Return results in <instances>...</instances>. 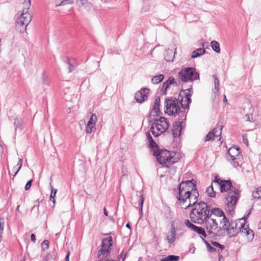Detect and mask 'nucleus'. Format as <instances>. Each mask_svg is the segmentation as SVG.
<instances>
[{"label": "nucleus", "instance_id": "30", "mask_svg": "<svg viewBox=\"0 0 261 261\" xmlns=\"http://www.w3.org/2000/svg\"><path fill=\"white\" fill-rule=\"evenodd\" d=\"M211 45L213 49L215 52L217 53H220V45L219 43L216 41H212L211 42Z\"/></svg>", "mask_w": 261, "mask_h": 261}, {"label": "nucleus", "instance_id": "42", "mask_svg": "<svg viewBox=\"0 0 261 261\" xmlns=\"http://www.w3.org/2000/svg\"><path fill=\"white\" fill-rule=\"evenodd\" d=\"M42 83L44 85L49 86L50 85L49 81L47 79L44 73L42 74Z\"/></svg>", "mask_w": 261, "mask_h": 261}, {"label": "nucleus", "instance_id": "53", "mask_svg": "<svg viewBox=\"0 0 261 261\" xmlns=\"http://www.w3.org/2000/svg\"><path fill=\"white\" fill-rule=\"evenodd\" d=\"M37 204L34 205V206L32 208V210H35L36 209L37 211L39 210V204L38 202H36Z\"/></svg>", "mask_w": 261, "mask_h": 261}, {"label": "nucleus", "instance_id": "19", "mask_svg": "<svg viewBox=\"0 0 261 261\" xmlns=\"http://www.w3.org/2000/svg\"><path fill=\"white\" fill-rule=\"evenodd\" d=\"M210 213L211 217H214L217 219V220H220L221 217L225 216L224 212L219 208H213L211 211H210Z\"/></svg>", "mask_w": 261, "mask_h": 261}, {"label": "nucleus", "instance_id": "36", "mask_svg": "<svg viewBox=\"0 0 261 261\" xmlns=\"http://www.w3.org/2000/svg\"><path fill=\"white\" fill-rule=\"evenodd\" d=\"M73 2V0H56L55 3L57 6H60L68 4H71Z\"/></svg>", "mask_w": 261, "mask_h": 261}, {"label": "nucleus", "instance_id": "23", "mask_svg": "<svg viewBox=\"0 0 261 261\" xmlns=\"http://www.w3.org/2000/svg\"><path fill=\"white\" fill-rule=\"evenodd\" d=\"M146 137L148 140V142L149 143V146L150 147L152 148L153 152L154 151V150L156 148V149H159V147L156 143L153 141L151 136L150 135L149 133H146Z\"/></svg>", "mask_w": 261, "mask_h": 261}, {"label": "nucleus", "instance_id": "47", "mask_svg": "<svg viewBox=\"0 0 261 261\" xmlns=\"http://www.w3.org/2000/svg\"><path fill=\"white\" fill-rule=\"evenodd\" d=\"M33 182V179H31L29 180L25 185V190H28L30 187H31L32 183Z\"/></svg>", "mask_w": 261, "mask_h": 261}, {"label": "nucleus", "instance_id": "22", "mask_svg": "<svg viewBox=\"0 0 261 261\" xmlns=\"http://www.w3.org/2000/svg\"><path fill=\"white\" fill-rule=\"evenodd\" d=\"M213 78L214 79V88L213 89V94L214 97L217 96V93L219 89V81L217 76L215 75H213Z\"/></svg>", "mask_w": 261, "mask_h": 261}, {"label": "nucleus", "instance_id": "11", "mask_svg": "<svg viewBox=\"0 0 261 261\" xmlns=\"http://www.w3.org/2000/svg\"><path fill=\"white\" fill-rule=\"evenodd\" d=\"M192 95V88H189L182 90L179 94L181 97L180 100V105L183 109L189 108V104L191 102V97Z\"/></svg>", "mask_w": 261, "mask_h": 261}, {"label": "nucleus", "instance_id": "29", "mask_svg": "<svg viewBox=\"0 0 261 261\" xmlns=\"http://www.w3.org/2000/svg\"><path fill=\"white\" fill-rule=\"evenodd\" d=\"M179 257L174 255H170L161 259V261H178Z\"/></svg>", "mask_w": 261, "mask_h": 261}, {"label": "nucleus", "instance_id": "2", "mask_svg": "<svg viewBox=\"0 0 261 261\" xmlns=\"http://www.w3.org/2000/svg\"><path fill=\"white\" fill-rule=\"evenodd\" d=\"M220 191L222 193L227 192L224 195L225 210L230 215H232L235 207L239 195L238 190L233 187L230 180H223L220 186Z\"/></svg>", "mask_w": 261, "mask_h": 261}, {"label": "nucleus", "instance_id": "1", "mask_svg": "<svg viewBox=\"0 0 261 261\" xmlns=\"http://www.w3.org/2000/svg\"><path fill=\"white\" fill-rule=\"evenodd\" d=\"M176 197L181 208L186 209L194 206L190 214L192 222L202 224L210 216V207L207 204L203 201L197 203L199 193L194 179L181 181Z\"/></svg>", "mask_w": 261, "mask_h": 261}, {"label": "nucleus", "instance_id": "57", "mask_svg": "<svg viewBox=\"0 0 261 261\" xmlns=\"http://www.w3.org/2000/svg\"><path fill=\"white\" fill-rule=\"evenodd\" d=\"M42 261H48V257L47 256H45L42 259Z\"/></svg>", "mask_w": 261, "mask_h": 261}, {"label": "nucleus", "instance_id": "16", "mask_svg": "<svg viewBox=\"0 0 261 261\" xmlns=\"http://www.w3.org/2000/svg\"><path fill=\"white\" fill-rule=\"evenodd\" d=\"M240 225L242 226V229H241V232L242 233L246 234L248 237V240H252L254 237V233L252 230H251L248 226L245 227V224L243 223H240Z\"/></svg>", "mask_w": 261, "mask_h": 261}, {"label": "nucleus", "instance_id": "34", "mask_svg": "<svg viewBox=\"0 0 261 261\" xmlns=\"http://www.w3.org/2000/svg\"><path fill=\"white\" fill-rule=\"evenodd\" d=\"M14 125L15 127V132H16L17 130L18 129L20 130H22V124H21V119H19L18 118H15L14 122Z\"/></svg>", "mask_w": 261, "mask_h": 261}, {"label": "nucleus", "instance_id": "37", "mask_svg": "<svg viewBox=\"0 0 261 261\" xmlns=\"http://www.w3.org/2000/svg\"><path fill=\"white\" fill-rule=\"evenodd\" d=\"M51 192L50 195V200L53 202L55 205L56 203V199L55 197L57 192V190L54 189L51 186Z\"/></svg>", "mask_w": 261, "mask_h": 261}, {"label": "nucleus", "instance_id": "4", "mask_svg": "<svg viewBox=\"0 0 261 261\" xmlns=\"http://www.w3.org/2000/svg\"><path fill=\"white\" fill-rule=\"evenodd\" d=\"M23 6V10L20 15L17 19L16 25L17 29L21 33L26 30L27 27L32 19V16L28 12V10L31 6V0H24Z\"/></svg>", "mask_w": 261, "mask_h": 261}, {"label": "nucleus", "instance_id": "50", "mask_svg": "<svg viewBox=\"0 0 261 261\" xmlns=\"http://www.w3.org/2000/svg\"><path fill=\"white\" fill-rule=\"evenodd\" d=\"M250 213H251V210L249 211L247 213V214H246V215L243 218L240 219V221L241 220H244L245 221L246 220V219L248 218V216L250 214Z\"/></svg>", "mask_w": 261, "mask_h": 261}, {"label": "nucleus", "instance_id": "61", "mask_svg": "<svg viewBox=\"0 0 261 261\" xmlns=\"http://www.w3.org/2000/svg\"><path fill=\"white\" fill-rule=\"evenodd\" d=\"M223 101H224V102H227V99H226V97L225 95H224Z\"/></svg>", "mask_w": 261, "mask_h": 261}, {"label": "nucleus", "instance_id": "14", "mask_svg": "<svg viewBox=\"0 0 261 261\" xmlns=\"http://www.w3.org/2000/svg\"><path fill=\"white\" fill-rule=\"evenodd\" d=\"M222 129V127L220 126L212 130L207 134L204 141L205 142L208 141L212 140L215 137L220 136L221 135Z\"/></svg>", "mask_w": 261, "mask_h": 261}, {"label": "nucleus", "instance_id": "31", "mask_svg": "<svg viewBox=\"0 0 261 261\" xmlns=\"http://www.w3.org/2000/svg\"><path fill=\"white\" fill-rule=\"evenodd\" d=\"M177 114L179 115V117H180L177 122L183 124L186 119V114L185 111H180V110Z\"/></svg>", "mask_w": 261, "mask_h": 261}, {"label": "nucleus", "instance_id": "46", "mask_svg": "<svg viewBox=\"0 0 261 261\" xmlns=\"http://www.w3.org/2000/svg\"><path fill=\"white\" fill-rule=\"evenodd\" d=\"M223 181V180L218 178L217 177H215V179L213 180V182L218 184V185L220 187Z\"/></svg>", "mask_w": 261, "mask_h": 261}, {"label": "nucleus", "instance_id": "40", "mask_svg": "<svg viewBox=\"0 0 261 261\" xmlns=\"http://www.w3.org/2000/svg\"><path fill=\"white\" fill-rule=\"evenodd\" d=\"M4 219L3 218H0V242L1 241V234L3 233L4 228Z\"/></svg>", "mask_w": 261, "mask_h": 261}, {"label": "nucleus", "instance_id": "18", "mask_svg": "<svg viewBox=\"0 0 261 261\" xmlns=\"http://www.w3.org/2000/svg\"><path fill=\"white\" fill-rule=\"evenodd\" d=\"M182 128V124L175 121L173 125L172 134L174 137L179 136Z\"/></svg>", "mask_w": 261, "mask_h": 261}, {"label": "nucleus", "instance_id": "15", "mask_svg": "<svg viewBox=\"0 0 261 261\" xmlns=\"http://www.w3.org/2000/svg\"><path fill=\"white\" fill-rule=\"evenodd\" d=\"M186 226L192 230L194 231L199 234H203L204 233V228L195 225L190 222L189 220H186L185 222Z\"/></svg>", "mask_w": 261, "mask_h": 261}, {"label": "nucleus", "instance_id": "13", "mask_svg": "<svg viewBox=\"0 0 261 261\" xmlns=\"http://www.w3.org/2000/svg\"><path fill=\"white\" fill-rule=\"evenodd\" d=\"M148 91L149 90L147 88H142L138 91L135 96L136 100L139 103H142L146 100L147 99Z\"/></svg>", "mask_w": 261, "mask_h": 261}, {"label": "nucleus", "instance_id": "35", "mask_svg": "<svg viewBox=\"0 0 261 261\" xmlns=\"http://www.w3.org/2000/svg\"><path fill=\"white\" fill-rule=\"evenodd\" d=\"M206 192L207 193V195L209 197H215L216 196V192H214V188L212 184L207 188Z\"/></svg>", "mask_w": 261, "mask_h": 261}, {"label": "nucleus", "instance_id": "59", "mask_svg": "<svg viewBox=\"0 0 261 261\" xmlns=\"http://www.w3.org/2000/svg\"><path fill=\"white\" fill-rule=\"evenodd\" d=\"M243 142L246 144L248 142L247 139L245 138L244 137H243Z\"/></svg>", "mask_w": 261, "mask_h": 261}, {"label": "nucleus", "instance_id": "7", "mask_svg": "<svg viewBox=\"0 0 261 261\" xmlns=\"http://www.w3.org/2000/svg\"><path fill=\"white\" fill-rule=\"evenodd\" d=\"M179 79L182 82H192L199 79V74L195 68L187 67L181 69L178 74Z\"/></svg>", "mask_w": 261, "mask_h": 261}, {"label": "nucleus", "instance_id": "43", "mask_svg": "<svg viewBox=\"0 0 261 261\" xmlns=\"http://www.w3.org/2000/svg\"><path fill=\"white\" fill-rule=\"evenodd\" d=\"M95 125L87 124L86 127V132L87 134H90L93 131V128H94Z\"/></svg>", "mask_w": 261, "mask_h": 261}, {"label": "nucleus", "instance_id": "8", "mask_svg": "<svg viewBox=\"0 0 261 261\" xmlns=\"http://www.w3.org/2000/svg\"><path fill=\"white\" fill-rule=\"evenodd\" d=\"M112 238L111 236L104 238L102 240L101 247L97 254L100 259L109 256L111 250V247L112 246Z\"/></svg>", "mask_w": 261, "mask_h": 261}, {"label": "nucleus", "instance_id": "21", "mask_svg": "<svg viewBox=\"0 0 261 261\" xmlns=\"http://www.w3.org/2000/svg\"><path fill=\"white\" fill-rule=\"evenodd\" d=\"M175 54V50L173 51V49L170 48L167 49L164 54L165 60L167 62H172Z\"/></svg>", "mask_w": 261, "mask_h": 261}, {"label": "nucleus", "instance_id": "64", "mask_svg": "<svg viewBox=\"0 0 261 261\" xmlns=\"http://www.w3.org/2000/svg\"><path fill=\"white\" fill-rule=\"evenodd\" d=\"M148 9H149V8H148V7H147L145 9V11H148Z\"/></svg>", "mask_w": 261, "mask_h": 261}, {"label": "nucleus", "instance_id": "54", "mask_svg": "<svg viewBox=\"0 0 261 261\" xmlns=\"http://www.w3.org/2000/svg\"><path fill=\"white\" fill-rule=\"evenodd\" d=\"M70 252L68 251L65 256V261H69Z\"/></svg>", "mask_w": 261, "mask_h": 261}, {"label": "nucleus", "instance_id": "33", "mask_svg": "<svg viewBox=\"0 0 261 261\" xmlns=\"http://www.w3.org/2000/svg\"><path fill=\"white\" fill-rule=\"evenodd\" d=\"M252 197L257 200L261 199V187L256 188L255 191L252 192Z\"/></svg>", "mask_w": 261, "mask_h": 261}, {"label": "nucleus", "instance_id": "41", "mask_svg": "<svg viewBox=\"0 0 261 261\" xmlns=\"http://www.w3.org/2000/svg\"><path fill=\"white\" fill-rule=\"evenodd\" d=\"M48 247H49V241H48L45 240L41 243V248H42V250H45L47 249H48Z\"/></svg>", "mask_w": 261, "mask_h": 261}, {"label": "nucleus", "instance_id": "55", "mask_svg": "<svg viewBox=\"0 0 261 261\" xmlns=\"http://www.w3.org/2000/svg\"><path fill=\"white\" fill-rule=\"evenodd\" d=\"M206 232L205 230L204 234H201V237H200L203 242H204V240H205L204 239L206 238Z\"/></svg>", "mask_w": 261, "mask_h": 261}, {"label": "nucleus", "instance_id": "52", "mask_svg": "<svg viewBox=\"0 0 261 261\" xmlns=\"http://www.w3.org/2000/svg\"><path fill=\"white\" fill-rule=\"evenodd\" d=\"M31 241L32 242H33L34 243L36 241V238H35V235L33 233L31 234Z\"/></svg>", "mask_w": 261, "mask_h": 261}, {"label": "nucleus", "instance_id": "60", "mask_svg": "<svg viewBox=\"0 0 261 261\" xmlns=\"http://www.w3.org/2000/svg\"><path fill=\"white\" fill-rule=\"evenodd\" d=\"M126 227L128 228V229H130V225L129 223H127L126 225Z\"/></svg>", "mask_w": 261, "mask_h": 261}, {"label": "nucleus", "instance_id": "44", "mask_svg": "<svg viewBox=\"0 0 261 261\" xmlns=\"http://www.w3.org/2000/svg\"><path fill=\"white\" fill-rule=\"evenodd\" d=\"M212 244L214 247L219 248L221 250H222L224 248V245H221V244H219V243H218L217 242H212Z\"/></svg>", "mask_w": 261, "mask_h": 261}, {"label": "nucleus", "instance_id": "39", "mask_svg": "<svg viewBox=\"0 0 261 261\" xmlns=\"http://www.w3.org/2000/svg\"><path fill=\"white\" fill-rule=\"evenodd\" d=\"M97 116L95 114H93L91 116V118L89 120V121H88L87 124H89V125H95V123L96 122V121H97Z\"/></svg>", "mask_w": 261, "mask_h": 261}, {"label": "nucleus", "instance_id": "27", "mask_svg": "<svg viewBox=\"0 0 261 261\" xmlns=\"http://www.w3.org/2000/svg\"><path fill=\"white\" fill-rule=\"evenodd\" d=\"M175 83L174 79L172 77H170L167 81L163 83L162 90L166 91L169 85L174 84Z\"/></svg>", "mask_w": 261, "mask_h": 261}, {"label": "nucleus", "instance_id": "17", "mask_svg": "<svg viewBox=\"0 0 261 261\" xmlns=\"http://www.w3.org/2000/svg\"><path fill=\"white\" fill-rule=\"evenodd\" d=\"M176 229L173 225H172L170 232L166 234V240L170 244H172L175 240Z\"/></svg>", "mask_w": 261, "mask_h": 261}, {"label": "nucleus", "instance_id": "58", "mask_svg": "<svg viewBox=\"0 0 261 261\" xmlns=\"http://www.w3.org/2000/svg\"><path fill=\"white\" fill-rule=\"evenodd\" d=\"M103 213L105 216H108V212L105 208L103 210Z\"/></svg>", "mask_w": 261, "mask_h": 261}, {"label": "nucleus", "instance_id": "6", "mask_svg": "<svg viewBox=\"0 0 261 261\" xmlns=\"http://www.w3.org/2000/svg\"><path fill=\"white\" fill-rule=\"evenodd\" d=\"M219 220L211 217V215L205 220V227L208 235L211 237L219 236L220 234L221 227L218 226V222Z\"/></svg>", "mask_w": 261, "mask_h": 261}, {"label": "nucleus", "instance_id": "28", "mask_svg": "<svg viewBox=\"0 0 261 261\" xmlns=\"http://www.w3.org/2000/svg\"><path fill=\"white\" fill-rule=\"evenodd\" d=\"M218 221H220V224L222 225L221 230H225L228 227L229 224H230L225 215L222 217V219L220 218Z\"/></svg>", "mask_w": 261, "mask_h": 261}, {"label": "nucleus", "instance_id": "3", "mask_svg": "<svg viewBox=\"0 0 261 261\" xmlns=\"http://www.w3.org/2000/svg\"><path fill=\"white\" fill-rule=\"evenodd\" d=\"M153 154L155 156L158 162L163 167H169L170 166L177 162L178 158L175 157V153L166 149H156L153 151Z\"/></svg>", "mask_w": 261, "mask_h": 261}, {"label": "nucleus", "instance_id": "9", "mask_svg": "<svg viewBox=\"0 0 261 261\" xmlns=\"http://www.w3.org/2000/svg\"><path fill=\"white\" fill-rule=\"evenodd\" d=\"M165 107H166L165 113L169 115L174 116L180 110L179 101L176 98H171L166 99Z\"/></svg>", "mask_w": 261, "mask_h": 261}, {"label": "nucleus", "instance_id": "56", "mask_svg": "<svg viewBox=\"0 0 261 261\" xmlns=\"http://www.w3.org/2000/svg\"><path fill=\"white\" fill-rule=\"evenodd\" d=\"M4 149L1 143V141H0V153L2 154L3 153Z\"/></svg>", "mask_w": 261, "mask_h": 261}, {"label": "nucleus", "instance_id": "26", "mask_svg": "<svg viewBox=\"0 0 261 261\" xmlns=\"http://www.w3.org/2000/svg\"><path fill=\"white\" fill-rule=\"evenodd\" d=\"M205 53V49L204 48H199L192 52L191 57L192 58H196L204 54Z\"/></svg>", "mask_w": 261, "mask_h": 261}, {"label": "nucleus", "instance_id": "25", "mask_svg": "<svg viewBox=\"0 0 261 261\" xmlns=\"http://www.w3.org/2000/svg\"><path fill=\"white\" fill-rule=\"evenodd\" d=\"M146 137L148 140V142L149 143V146L150 147L152 148L153 152L154 151V150L156 148V149H159V147L156 143L153 141L151 136L150 135L149 133H146Z\"/></svg>", "mask_w": 261, "mask_h": 261}, {"label": "nucleus", "instance_id": "49", "mask_svg": "<svg viewBox=\"0 0 261 261\" xmlns=\"http://www.w3.org/2000/svg\"><path fill=\"white\" fill-rule=\"evenodd\" d=\"M204 243L206 244V245L207 247L208 248L210 251H212L214 250L213 247L211 246L208 243V242L204 240Z\"/></svg>", "mask_w": 261, "mask_h": 261}, {"label": "nucleus", "instance_id": "45", "mask_svg": "<svg viewBox=\"0 0 261 261\" xmlns=\"http://www.w3.org/2000/svg\"><path fill=\"white\" fill-rule=\"evenodd\" d=\"M139 200H140V203H139L140 212L141 213H142V207H143V202H144V198L143 195H141L140 196Z\"/></svg>", "mask_w": 261, "mask_h": 261}, {"label": "nucleus", "instance_id": "5", "mask_svg": "<svg viewBox=\"0 0 261 261\" xmlns=\"http://www.w3.org/2000/svg\"><path fill=\"white\" fill-rule=\"evenodd\" d=\"M169 123L164 117H161L159 119H155L151 124L150 130L155 137H158L169 128Z\"/></svg>", "mask_w": 261, "mask_h": 261}, {"label": "nucleus", "instance_id": "10", "mask_svg": "<svg viewBox=\"0 0 261 261\" xmlns=\"http://www.w3.org/2000/svg\"><path fill=\"white\" fill-rule=\"evenodd\" d=\"M228 155L232 161V166L235 168L238 167L241 160L240 148L235 146L230 147L228 151Z\"/></svg>", "mask_w": 261, "mask_h": 261}, {"label": "nucleus", "instance_id": "51", "mask_svg": "<svg viewBox=\"0 0 261 261\" xmlns=\"http://www.w3.org/2000/svg\"><path fill=\"white\" fill-rule=\"evenodd\" d=\"M74 70V66L69 63V72H71Z\"/></svg>", "mask_w": 261, "mask_h": 261}, {"label": "nucleus", "instance_id": "24", "mask_svg": "<svg viewBox=\"0 0 261 261\" xmlns=\"http://www.w3.org/2000/svg\"><path fill=\"white\" fill-rule=\"evenodd\" d=\"M146 137L148 140V142L149 143V146L150 147L152 148L153 152L154 151V150L156 148V149H159V147L156 143L153 141L151 136L150 135L149 133H146Z\"/></svg>", "mask_w": 261, "mask_h": 261}, {"label": "nucleus", "instance_id": "48", "mask_svg": "<svg viewBox=\"0 0 261 261\" xmlns=\"http://www.w3.org/2000/svg\"><path fill=\"white\" fill-rule=\"evenodd\" d=\"M245 120L247 121L252 122L253 121L252 115H251V117L249 115H246L245 117Z\"/></svg>", "mask_w": 261, "mask_h": 261}, {"label": "nucleus", "instance_id": "12", "mask_svg": "<svg viewBox=\"0 0 261 261\" xmlns=\"http://www.w3.org/2000/svg\"><path fill=\"white\" fill-rule=\"evenodd\" d=\"M240 222L239 223L236 222H231L229 224L228 227L225 229L230 237L236 236L239 231L241 232L242 226L240 225Z\"/></svg>", "mask_w": 261, "mask_h": 261}, {"label": "nucleus", "instance_id": "20", "mask_svg": "<svg viewBox=\"0 0 261 261\" xmlns=\"http://www.w3.org/2000/svg\"><path fill=\"white\" fill-rule=\"evenodd\" d=\"M160 98L157 97L155 98L152 110L151 112V115L152 116H157L160 112Z\"/></svg>", "mask_w": 261, "mask_h": 261}, {"label": "nucleus", "instance_id": "32", "mask_svg": "<svg viewBox=\"0 0 261 261\" xmlns=\"http://www.w3.org/2000/svg\"><path fill=\"white\" fill-rule=\"evenodd\" d=\"M164 77L163 74L156 75L152 78L151 82L154 84H158L163 80Z\"/></svg>", "mask_w": 261, "mask_h": 261}, {"label": "nucleus", "instance_id": "63", "mask_svg": "<svg viewBox=\"0 0 261 261\" xmlns=\"http://www.w3.org/2000/svg\"><path fill=\"white\" fill-rule=\"evenodd\" d=\"M205 44H206V42H204V43H202V47H204V46H205Z\"/></svg>", "mask_w": 261, "mask_h": 261}, {"label": "nucleus", "instance_id": "62", "mask_svg": "<svg viewBox=\"0 0 261 261\" xmlns=\"http://www.w3.org/2000/svg\"><path fill=\"white\" fill-rule=\"evenodd\" d=\"M19 207H20V205H18L17 206V208H16V211L17 212H19Z\"/></svg>", "mask_w": 261, "mask_h": 261}, {"label": "nucleus", "instance_id": "38", "mask_svg": "<svg viewBox=\"0 0 261 261\" xmlns=\"http://www.w3.org/2000/svg\"><path fill=\"white\" fill-rule=\"evenodd\" d=\"M22 160L20 158H19L17 165H16V166L14 167V169L17 168L16 171H15L14 172V174H13L14 176H15L17 174L18 172L21 169V168L22 167Z\"/></svg>", "mask_w": 261, "mask_h": 261}]
</instances>
